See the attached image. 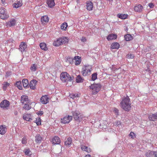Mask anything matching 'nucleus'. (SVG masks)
Segmentation results:
<instances>
[{"mask_svg":"<svg viewBox=\"0 0 157 157\" xmlns=\"http://www.w3.org/2000/svg\"><path fill=\"white\" fill-rule=\"evenodd\" d=\"M121 107L126 111H129L131 108L130 99H123L121 103Z\"/></svg>","mask_w":157,"mask_h":157,"instance_id":"nucleus-1","label":"nucleus"},{"mask_svg":"<svg viewBox=\"0 0 157 157\" xmlns=\"http://www.w3.org/2000/svg\"><path fill=\"white\" fill-rule=\"evenodd\" d=\"M68 42V39L66 37H61L56 39L53 43V45L59 46L61 45L67 44Z\"/></svg>","mask_w":157,"mask_h":157,"instance_id":"nucleus-2","label":"nucleus"},{"mask_svg":"<svg viewBox=\"0 0 157 157\" xmlns=\"http://www.w3.org/2000/svg\"><path fill=\"white\" fill-rule=\"evenodd\" d=\"M73 78V77L65 72H62L60 75V79L63 82L72 81Z\"/></svg>","mask_w":157,"mask_h":157,"instance_id":"nucleus-3","label":"nucleus"},{"mask_svg":"<svg viewBox=\"0 0 157 157\" xmlns=\"http://www.w3.org/2000/svg\"><path fill=\"white\" fill-rule=\"evenodd\" d=\"M92 70V66L91 65H85L83 66L82 69L81 73L83 76L89 75Z\"/></svg>","mask_w":157,"mask_h":157,"instance_id":"nucleus-4","label":"nucleus"},{"mask_svg":"<svg viewBox=\"0 0 157 157\" xmlns=\"http://www.w3.org/2000/svg\"><path fill=\"white\" fill-rule=\"evenodd\" d=\"M101 86L100 84H93L90 87L92 89L93 94H94L98 93L100 90Z\"/></svg>","mask_w":157,"mask_h":157,"instance_id":"nucleus-5","label":"nucleus"},{"mask_svg":"<svg viewBox=\"0 0 157 157\" xmlns=\"http://www.w3.org/2000/svg\"><path fill=\"white\" fill-rule=\"evenodd\" d=\"M21 102L22 104H24L23 108L25 110H29L31 109V106H29L30 101L29 99H21Z\"/></svg>","mask_w":157,"mask_h":157,"instance_id":"nucleus-6","label":"nucleus"},{"mask_svg":"<svg viewBox=\"0 0 157 157\" xmlns=\"http://www.w3.org/2000/svg\"><path fill=\"white\" fill-rule=\"evenodd\" d=\"M73 117L76 121H81L82 120V117L81 116V113L78 111H73L72 112Z\"/></svg>","mask_w":157,"mask_h":157,"instance_id":"nucleus-7","label":"nucleus"},{"mask_svg":"<svg viewBox=\"0 0 157 157\" xmlns=\"http://www.w3.org/2000/svg\"><path fill=\"white\" fill-rule=\"evenodd\" d=\"M9 15L5 11V9L2 7L0 8V17L2 19H7Z\"/></svg>","mask_w":157,"mask_h":157,"instance_id":"nucleus-8","label":"nucleus"},{"mask_svg":"<svg viewBox=\"0 0 157 157\" xmlns=\"http://www.w3.org/2000/svg\"><path fill=\"white\" fill-rule=\"evenodd\" d=\"M72 116H71L64 117L61 119V122L64 124L68 123L72 120Z\"/></svg>","mask_w":157,"mask_h":157,"instance_id":"nucleus-9","label":"nucleus"},{"mask_svg":"<svg viewBox=\"0 0 157 157\" xmlns=\"http://www.w3.org/2000/svg\"><path fill=\"white\" fill-rule=\"evenodd\" d=\"M22 4V0H16L13 4V8H18L21 6Z\"/></svg>","mask_w":157,"mask_h":157,"instance_id":"nucleus-10","label":"nucleus"},{"mask_svg":"<svg viewBox=\"0 0 157 157\" xmlns=\"http://www.w3.org/2000/svg\"><path fill=\"white\" fill-rule=\"evenodd\" d=\"M10 102L6 100H4L0 103V106L1 108H6L10 105Z\"/></svg>","mask_w":157,"mask_h":157,"instance_id":"nucleus-11","label":"nucleus"},{"mask_svg":"<svg viewBox=\"0 0 157 157\" xmlns=\"http://www.w3.org/2000/svg\"><path fill=\"white\" fill-rule=\"evenodd\" d=\"M19 47V49L21 52H22L25 50L27 48V45L25 43L22 42L21 43Z\"/></svg>","mask_w":157,"mask_h":157,"instance_id":"nucleus-12","label":"nucleus"},{"mask_svg":"<svg viewBox=\"0 0 157 157\" xmlns=\"http://www.w3.org/2000/svg\"><path fill=\"white\" fill-rule=\"evenodd\" d=\"M37 82V81L35 79L32 80L29 84L30 88L32 89L35 90L36 88V86Z\"/></svg>","mask_w":157,"mask_h":157,"instance_id":"nucleus-13","label":"nucleus"},{"mask_svg":"<svg viewBox=\"0 0 157 157\" xmlns=\"http://www.w3.org/2000/svg\"><path fill=\"white\" fill-rule=\"evenodd\" d=\"M46 3L48 7L53 8L55 5L54 0H46Z\"/></svg>","mask_w":157,"mask_h":157,"instance_id":"nucleus-14","label":"nucleus"},{"mask_svg":"<svg viewBox=\"0 0 157 157\" xmlns=\"http://www.w3.org/2000/svg\"><path fill=\"white\" fill-rule=\"evenodd\" d=\"M32 116L31 114L26 113L23 116V118L24 120L31 121L32 120Z\"/></svg>","mask_w":157,"mask_h":157,"instance_id":"nucleus-15","label":"nucleus"},{"mask_svg":"<svg viewBox=\"0 0 157 157\" xmlns=\"http://www.w3.org/2000/svg\"><path fill=\"white\" fill-rule=\"evenodd\" d=\"M148 118L150 121H155L157 119V112L154 114L149 115Z\"/></svg>","mask_w":157,"mask_h":157,"instance_id":"nucleus-16","label":"nucleus"},{"mask_svg":"<svg viewBox=\"0 0 157 157\" xmlns=\"http://www.w3.org/2000/svg\"><path fill=\"white\" fill-rule=\"evenodd\" d=\"M35 141L37 144H40L43 140V138L40 134H37L35 137Z\"/></svg>","mask_w":157,"mask_h":157,"instance_id":"nucleus-17","label":"nucleus"},{"mask_svg":"<svg viewBox=\"0 0 157 157\" xmlns=\"http://www.w3.org/2000/svg\"><path fill=\"white\" fill-rule=\"evenodd\" d=\"M16 24V21L15 19L12 18L7 23V25L9 27L14 26Z\"/></svg>","mask_w":157,"mask_h":157,"instance_id":"nucleus-18","label":"nucleus"},{"mask_svg":"<svg viewBox=\"0 0 157 157\" xmlns=\"http://www.w3.org/2000/svg\"><path fill=\"white\" fill-rule=\"evenodd\" d=\"M52 142L54 144H59L60 143V139L59 137L56 136L52 138Z\"/></svg>","mask_w":157,"mask_h":157,"instance_id":"nucleus-19","label":"nucleus"},{"mask_svg":"<svg viewBox=\"0 0 157 157\" xmlns=\"http://www.w3.org/2000/svg\"><path fill=\"white\" fill-rule=\"evenodd\" d=\"M143 6L140 4H138L134 7V9L135 12H140L143 11Z\"/></svg>","mask_w":157,"mask_h":157,"instance_id":"nucleus-20","label":"nucleus"},{"mask_svg":"<svg viewBox=\"0 0 157 157\" xmlns=\"http://www.w3.org/2000/svg\"><path fill=\"white\" fill-rule=\"evenodd\" d=\"M117 38V35L116 34L111 33L109 34L106 37L107 39L109 40L116 39Z\"/></svg>","mask_w":157,"mask_h":157,"instance_id":"nucleus-21","label":"nucleus"},{"mask_svg":"<svg viewBox=\"0 0 157 157\" xmlns=\"http://www.w3.org/2000/svg\"><path fill=\"white\" fill-rule=\"evenodd\" d=\"M86 9L89 11L92 10L93 7V3L91 2H88L86 3Z\"/></svg>","mask_w":157,"mask_h":157,"instance_id":"nucleus-22","label":"nucleus"},{"mask_svg":"<svg viewBox=\"0 0 157 157\" xmlns=\"http://www.w3.org/2000/svg\"><path fill=\"white\" fill-rule=\"evenodd\" d=\"M6 128L5 125H1L0 126V134L4 135L6 132Z\"/></svg>","mask_w":157,"mask_h":157,"instance_id":"nucleus-23","label":"nucleus"},{"mask_svg":"<svg viewBox=\"0 0 157 157\" xmlns=\"http://www.w3.org/2000/svg\"><path fill=\"white\" fill-rule=\"evenodd\" d=\"M40 47L42 50L44 51H46L48 50V48L47 47V44L44 42L40 43Z\"/></svg>","mask_w":157,"mask_h":157,"instance_id":"nucleus-24","label":"nucleus"},{"mask_svg":"<svg viewBox=\"0 0 157 157\" xmlns=\"http://www.w3.org/2000/svg\"><path fill=\"white\" fill-rule=\"evenodd\" d=\"M74 60H75V64L76 65H78L81 63V57L79 56H75L74 57Z\"/></svg>","mask_w":157,"mask_h":157,"instance_id":"nucleus-25","label":"nucleus"},{"mask_svg":"<svg viewBox=\"0 0 157 157\" xmlns=\"http://www.w3.org/2000/svg\"><path fill=\"white\" fill-rule=\"evenodd\" d=\"M22 82L24 87L25 88H28L29 87L28 80L26 79H23L22 81Z\"/></svg>","mask_w":157,"mask_h":157,"instance_id":"nucleus-26","label":"nucleus"},{"mask_svg":"<svg viewBox=\"0 0 157 157\" xmlns=\"http://www.w3.org/2000/svg\"><path fill=\"white\" fill-rule=\"evenodd\" d=\"M41 22L42 23L44 22H48L49 21V18L47 15H45L42 17L41 18Z\"/></svg>","mask_w":157,"mask_h":157,"instance_id":"nucleus-27","label":"nucleus"},{"mask_svg":"<svg viewBox=\"0 0 157 157\" xmlns=\"http://www.w3.org/2000/svg\"><path fill=\"white\" fill-rule=\"evenodd\" d=\"M81 147L83 151H86L88 153L90 152V148L87 146L83 145H81Z\"/></svg>","mask_w":157,"mask_h":157,"instance_id":"nucleus-28","label":"nucleus"},{"mask_svg":"<svg viewBox=\"0 0 157 157\" xmlns=\"http://www.w3.org/2000/svg\"><path fill=\"white\" fill-rule=\"evenodd\" d=\"M84 79L80 75L77 76L76 79V82L77 83L82 82H83Z\"/></svg>","mask_w":157,"mask_h":157,"instance_id":"nucleus-29","label":"nucleus"},{"mask_svg":"<svg viewBox=\"0 0 157 157\" xmlns=\"http://www.w3.org/2000/svg\"><path fill=\"white\" fill-rule=\"evenodd\" d=\"M72 143V139L70 137L67 138V140L65 142L64 144L67 146H70Z\"/></svg>","mask_w":157,"mask_h":157,"instance_id":"nucleus-30","label":"nucleus"},{"mask_svg":"<svg viewBox=\"0 0 157 157\" xmlns=\"http://www.w3.org/2000/svg\"><path fill=\"white\" fill-rule=\"evenodd\" d=\"M80 94L78 93L77 94H71L69 95V97L70 98H79L80 97Z\"/></svg>","mask_w":157,"mask_h":157,"instance_id":"nucleus-31","label":"nucleus"},{"mask_svg":"<svg viewBox=\"0 0 157 157\" xmlns=\"http://www.w3.org/2000/svg\"><path fill=\"white\" fill-rule=\"evenodd\" d=\"M120 46L119 44L117 42L113 43L111 46V48L112 49H118Z\"/></svg>","mask_w":157,"mask_h":157,"instance_id":"nucleus-32","label":"nucleus"},{"mask_svg":"<svg viewBox=\"0 0 157 157\" xmlns=\"http://www.w3.org/2000/svg\"><path fill=\"white\" fill-rule=\"evenodd\" d=\"M125 40L126 41H128L132 39L133 37L130 34H127L124 36Z\"/></svg>","mask_w":157,"mask_h":157,"instance_id":"nucleus-33","label":"nucleus"},{"mask_svg":"<svg viewBox=\"0 0 157 157\" xmlns=\"http://www.w3.org/2000/svg\"><path fill=\"white\" fill-rule=\"evenodd\" d=\"M15 85L17 87L19 90H22V87L21 81H18L16 82Z\"/></svg>","mask_w":157,"mask_h":157,"instance_id":"nucleus-34","label":"nucleus"},{"mask_svg":"<svg viewBox=\"0 0 157 157\" xmlns=\"http://www.w3.org/2000/svg\"><path fill=\"white\" fill-rule=\"evenodd\" d=\"M68 25L66 22H64L62 23L60 26V28L62 30L64 31L66 30Z\"/></svg>","mask_w":157,"mask_h":157,"instance_id":"nucleus-35","label":"nucleus"},{"mask_svg":"<svg viewBox=\"0 0 157 157\" xmlns=\"http://www.w3.org/2000/svg\"><path fill=\"white\" fill-rule=\"evenodd\" d=\"M154 151H151L149 150L146 153L145 155L147 157H151L153 156Z\"/></svg>","mask_w":157,"mask_h":157,"instance_id":"nucleus-36","label":"nucleus"},{"mask_svg":"<svg viewBox=\"0 0 157 157\" xmlns=\"http://www.w3.org/2000/svg\"><path fill=\"white\" fill-rule=\"evenodd\" d=\"M37 66L36 64H32L30 67V69L32 72L36 71L37 69Z\"/></svg>","mask_w":157,"mask_h":157,"instance_id":"nucleus-37","label":"nucleus"},{"mask_svg":"<svg viewBox=\"0 0 157 157\" xmlns=\"http://www.w3.org/2000/svg\"><path fill=\"white\" fill-rule=\"evenodd\" d=\"M118 17L122 19H126L127 17V15L125 14H117Z\"/></svg>","mask_w":157,"mask_h":157,"instance_id":"nucleus-38","label":"nucleus"},{"mask_svg":"<svg viewBox=\"0 0 157 157\" xmlns=\"http://www.w3.org/2000/svg\"><path fill=\"white\" fill-rule=\"evenodd\" d=\"M50 99H40V101L43 104H46L49 102Z\"/></svg>","mask_w":157,"mask_h":157,"instance_id":"nucleus-39","label":"nucleus"},{"mask_svg":"<svg viewBox=\"0 0 157 157\" xmlns=\"http://www.w3.org/2000/svg\"><path fill=\"white\" fill-rule=\"evenodd\" d=\"M74 60V57L73 58L71 57H67V62L72 64L73 63Z\"/></svg>","mask_w":157,"mask_h":157,"instance_id":"nucleus-40","label":"nucleus"},{"mask_svg":"<svg viewBox=\"0 0 157 157\" xmlns=\"http://www.w3.org/2000/svg\"><path fill=\"white\" fill-rule=\"evenodd\" d=\"M25 154L29 156H30L31 155V153L29 149H26L24 151Z\"/></svg>","mask_w":157,"mask_h":157,"instance_id":"nucleus-41","label":"nucleus"},{"mask_svg":"<svg viewBox=\"0 0 157 157\" xmlns=\"http://www.w3.org/2000/svg\"><path fill=\"white\" fill-rule=\"evenodd\" d=\"M35 122L36 123L37 125H39L41 124V119L40 117H38L36 118V120Z\"/></svg>","mask_w":157,"mask_h":157,"instance_id":"nucleus-42","label":"nucleus"},{"mask_svg":"<svg viewBox=\"0 0 157 157\" xmlns=\"http://www.w3.org/2000/svg\"><path fill=\"white\" fill-rule=\"evenodd\" d=\"M97 74L96 73H94L92 75V80L94 81L97 78Z\"/></svg>","mask_w":157,"mask_h":157,"instance_id":"nucleus-43","label":"nucleus"},{"mask_svg":"<svg viewBox=\"0 0 157 157\" xmlns=\"http://www.w3.org/2000/svg\"><path fill=\"white\" fill-rule=\"evenodd\" d=\"M9 85V83L8 82H6L5 84H4L3 86V89L4 90H6V89L7 87Z\"/></svg>","mask_w":157,"mask_h":157,"instance_id":"nucleus-44","label":"nucleus"},{"mask_svg":"<svg viewBox=\"0 0 157 157\" xmlns=\"http://www.w3.org/2000/svg\"><path fill=\"white\" fill-rule=\"evenodd\" d=\"M27 140L26 139V137H24L22 140V143L23 144H25L27 143Z\"/></svg>","mask_w":157,"mask_h":157,"instance_id":"nucleus-45","label":"nucleus"},{"mask_svg":"<svg viewBox=\"0 0 157 157\" xmlns=\"http://www.w3.org/2000/svg\"><path fill=\"white\" fill-rule=\"evenodd\" d=\"M134 57V56L132 54H128L127 55V58L128 59H133Z\"/></svg>","mask_w":157,"mask_h":157,"instance_id":"nucleus-46","label":"nucleus"},{"mask_svg":"<svg viewBox=\"0 0 157 157\" xmlns=\"http://www.w3.org/2000/svg\"><path fill=\"white\" fill-rule=\"evenodd\" d=\"M129 136L131 137V138H133L134 137H135V135L134 133L133 132H131L129 134Z\"/></svg>","mask_w":157,"mask_h":157,"instance_id":"nucleus-47","label":"nucleus"},{"mask_svg":"<svg viewBox=\"0 0 157 157\" xmlns=\"http://www.w3.org/2000/svg\"><path fill=\"white\" fill-rule=\"evenodd\" d=\"M114 112L115 115H118L119 110L115 108L114 109Z\"/></svg>","mask_w":157,"mask_h":157,"instance_id":"nucleus-48","label":"nucleus"},{"mask_svg":"<svg viewBox=\"0 0 157 157\" xmlns=\"http://www.w3.org/2000/svg\"><path fill=\"white\" fill-rule=\"evenodd\" d=\"M37 115L39 116H41L43 115L44 113V112L43 111H39L36 113Z\"/></svg>","mask_w":157,"mask_h":157,"instance_id":"nucleus-49","label":"nucleus"},{"mask_svg":"<svg viewBox=\"0 0 157 157\" xmlns=\"http://www.w3.org/2000/svg\"><path fill=\"white\" fill-rule=\"evenodd\" d=\"M148 6L151 8H153L154 7V5L152 3H150L148 4Z\"/></svg>","mask_w":157,"mask_h":157,"instance_id":"nucleus-50","label":"nucleus"},{"mask_svg":"<svg viewBox=\"0 0 157 157\" xmlns=\"http://www.w3.org/2000/svg\"><path fill=\"white\" fill-rule=\"evenodd\" d=\"M81 41L83 42H85L86 41V38L84 37H82V39H81Z\"/></svg>","mask_w":157,"mask_h":157,"instance_id":"nucleus-51","label":"nucleus"},{"mask_svg":"<svg viewBox=\"0 0 157 157\" xmlns=\"http://www.w3.org/2000/svg\"><path fill=\"white\" fill-rule=\"evenodd\" d=\"M115 124L117 126H119V125H121V123L120 121H118L115 122Z\"/></svg>","mask_w":157,"mask_h":157,"instance_id":"nucleus-52","label":"nucleus"},{"mask_svg":"<svg viewBox=\"0 0 157 157\" xmlns=\"http://www.w3.org/2000/svg\"><path fill=\"white\" fill-rule=\"evenodd\" d=\"M49 96L48 95H44V96H42L40 98H49Z\"/></svg>","mask_w":157,"mask_h":157,"instance_id":"nucleus-53","label":"nucleus"},{"mask_svg":"<svg viewBox=\"0 0 157 157\" xmlns=\"http://www.w3.org/2000/svg\"><path fill=\"white\" fill-rule=\"evenodd\" d=\"M153 156L154 157H157V151H154Z\"/></svg>","mask_w":157,"mask_h":157,"instance_id":"nucleus-54","label":"nucleus"},{"mask_svg":"<svg viewBox=\"0 0 157 157\" xmlns=\"http://www.w3.org/2000/svg\"><path fill=\"white\" fill-rule=\"evenodd\" d=\"M85 157H91V156L90 155H86Z\"/></svg>","mask_w":157,"mask_h":157,"instance_id":"nucleus-55","label":"nucleus"},{"mask_svg":"<svg viewBox=\"0 0 157 157\" xmlns=\"http://www.w3.org/2000/svg\"><path fill=\"white\" fill-rule=\"evenodd\" d=\"M14 114H15V115H17V114H18V113L17 112V111H15V112H14Z\"/></svg>","mask_w":157,"mask_h":157,"instance_id":"nucleus-56","label":"nucleus"},{"mask_svg":"<svg viewBox=\"0 0 157 157\" xmlns=\"http://www.w3.org/2000/svg\"><path fill=\"white\" fill-rule=\"evenodd\" d=\"M10 72H7L6 73V74L8 75V74H10Z\"/></svg>","mask_w":157,"mask_h":157,"instance_id":"nucleus-57","label":"nucleus"},{"mask_svg":"<svg viewBox=\"0 0 157 157\" xmlns=\"http://www.w3.org/2000/svg\"><path fill=\"white\" fill-rule=\"evenodd\" d=\"M2 2H3L4 1V0H2Z\"/></svg>","mask_w":157,"mask_h":157,"instance_id":"nucleus-58","label":"nucleus"},{"mask_svg":"<svg viewBox=\"0 0 157 157\" xmlns=\"http://www.w3.org/2000/svg\"><path fill=\"white\" fill-rule=\"evenodd\" d=\"M23 98V96H22L21 97V98Z\"/></svg>","mask_w":157,"mask_h":157,"instance_id":"nucleus-59","label":"nucleus"},{"mask_svg":"<svg viewBox=\"0 0 157 157\" xmlns=\"http://www.w3.org/2000/svg\"><path fill=\"white\" fill-rule=\"evenodd\" d=\"M109 1H112L113 0H108Z\"/></svg>","mask_w":157,"mask_h":157,"instance_id":"nucleus-60","label":"nucleus"},{"mask_svg":"<svg viewBox=\"0 0 157 157\" xmlns=\"http://www.w3.org/2000/svg\"><path fill=\"white\" fill-rule=\"evenodd\" d=\"M23 97H24V96H25H25L23 95Z\"/></svg>","mask_w":157,"mask_h":157,"instance_id":"nucleus-61","label":"nucleus"}]
</instances>
